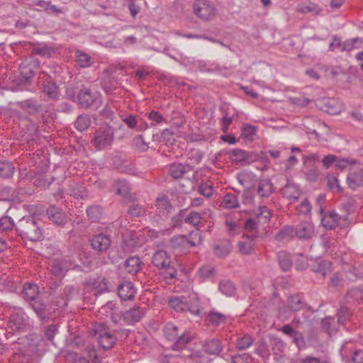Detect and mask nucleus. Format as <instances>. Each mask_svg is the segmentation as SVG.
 Returning a JSON list of instances; mask_svg holds the SVG:
<instances>
[{"label": "nucleus", "instance_id": "f257e3e1", "mask_svg": "<svg viewBox=\"0 0 363 363\" xmlns=\"http://www.w3.org/2000/svg\"><path fill=\"white\" fill-rule=\"evenodd\" d=\"M15 226L18 234L23 238L33 242L39 241L43 238L40 226L33 216L23 217Z\"/></svg>", "mask_w": 363, "mask_h": 363}, {"label": "nucleus", "instance_id": "f03ea898", "mask_svg": "<svg viewBox=\"0 0 363 363\" xmlns=\"http://www.w3.org/2000/svg\"><path fill=\"white\" fill-rule=\"evenodd\" d=\"M152 264L161 270L165 279H173L177 277V271L173 265L169 254L162 250L156 251L152 257Z\"/></svg>", "mask_w": 363, "mask_h": 363}, {"label": "nucleus", "instance_id": "7ed1b4c3", "mask_svg": "<svg viewBox=\"0 0 363 363\" xmlns=\"http://www.w3.org/2000/svg\"><path fill=\"white\" fill-rule=\"evenodd\" d=\"M325 201V197L324 195H319L316 200L317 205L319 206V211L321 215V223L323 226L328 229H333L335 228L339 220L342 218L343 220L347 219V216H340L335 211H330L328 214L324 212L323 204Z\"/></svg>", "mask_w": 363, "mask_h": 363}, {"label": "nucleus", "instance_id": "20e7f679", "mask_svg": "<svg viewBox=\"0 0 363 363\" xmlns=\"http://www.w3.org/2000/svg\"><path fill=\"white\" fill-rule=\"evenodd\" d=\"M94 336L97 339L99 346L104 350H108L113 347V336L108 328L100 323L94 326L92 329Z\"/></svg>", "mask_w": 363, "mask_h": 363}, {"label": "nucleus", "instance_id": "39448f33", "mask_svg": "<svg viewBox=\"0 0 363 363\" xmlns=\"http://www.w3.org/2000/svg\"><path fill=\"white\" fill-rule=\"evenodd\" d=\"M193 9L196 16L203 21H210L216 15L214 4L208 0H195Z\"/></svg>", "mask_w": 363, "mask_h": 363}, {"label": "nucleus", "instance_id": "423d86ee", "mask_svg": "<svg viewBox=\"0 0 363 363\" xmlns=\"http://www.w3.org/2000/svg\"><path fill=\"white\" fill-rule=\"evenodd\" d=\"M113 138V129L107 122L101 126L95 133L94 144L97 149L101 150L110 145Z\"/></svg>", "mask_w": 363, "mask_h": 363}, {"label": "nucleus", "instance_id": "0eeeda50", "mask_svg": "<svg viewBox=\"0 0 363 363\" xmlns=\"http://www.w3.org/2000/svg\"><path fill=\"white\" fill-rule=\"evenodd\" d=\"M115 191L116 194L122 197L124 204H128V202L137 201L138 200L136 194L131 192L130 184L126 180H117L115 182Z\"/></svg>", "mask_w": 363, "mask_h": 363}, {"label": "nucleus", "instance_id": "6e6552de", "mask_svg": "<svg viewBox=\"0 0 363 363\" xmlns=\"http://www.w3.org/2000/svg\"><path fill=\"white\" fill-rule=\"evenodd\" d=\"M72 267V262L69 259H55L50 265V272L56 278L62 279Z\"/></svg>", "mask_w": 363, "mask_h": 363}, {"label": "nucleus", "instance_id": "1a4fd4ad", "mask_svg": "<svg viewBox=\"0 0 363 363\" xmlns=\"http://www.w3.org/2000/svg\"><path fill=\"white\" fill-rule=\"evenodd\" d=\"M169 306L177 312L189 311L194 315L199 313V308L197 305L189 306L184 296L173 297L169 301Z\"/></svg>", "mask_w": 363, "mask_h": 363}, {"label": "nucleus", "instance_id": "9d476101", "mask_svg": "<svg viewBox=\"0 0 363 363\" xmlns=\"http://www.w3.org/2000/svg\"><path fill=\"white\" fill-rule=\"evenodd\" d=\"M254 191L261 199L269 198L275 191L270 179H260L254 184Z\"/></svg>", "mask_w": 363, "mask_h": 363}, {"label": "nucleus", "instance_id": "9b49d317", "mask_svg": "<svg viewBox=\"0 0 363 363\" xmlns=\"http://www.w3.org/2000/svg\"><path fill=\"white\" fill-rule=\"evenodd\" d=\"M98 95L96 93L91 91V90L83 85L79 90L77 95V101L79 104L83 108H89L96 101Z\"/></svg>", "mask_w": 363, "mask_h": 363}, {"label": "nucleus", "instance_id": "f8f14e48", "mask_svg": "<svg viewBox=\"0 0 363 363\" xmlns=\"http://www.w3.org/2000/svg\"><path fill=\"white\" fill-rule=\"evenodd\" d=\"M30 305L41 320L49 319L55 312V308H52L50 304H46L42 300L34 301Z\"/></svg>", "mask_w": 363, "mask_h": 363}, {"label": "nucleus", "instance_id": "ddd939ff", "mask_svg": "<svg viewBox=\"0 0 363 363\" xmlns=\"http://www.w3.org/2000/svg\"><path fill=\"white\" fill-rule=\"evenodd\" d=\"M257 238L256 233L243 234L242 240L238 243L239 252L244 255H248L253 252L255 246V240Z\"/></svg>", "mask_w": 363, "mask_h": 363}, {"label": "nucleus", "instance_id": "4468645a", "mask_svg": "<svg viewBox=\"0 0 363 363\" xmlns=\"http://www.w3.org/2000/svg\"><path fill=\"white\" fill-rule=\"evenodd\" d=\"M117 294L122 301H130L134 298L136 290L132 282L125 281L119 284Z\"/></svg>", "mask_w": 363, "mask_h": 363}, {"label": "nucleus", "instance_id": "2eb2a0df", "mask_svg": "<svg viewBox=\"0 0 363 363\" xmlns=\"http://www.w3.org/2000/svg\"><path fill=\"white\" fill-rule=\"evenodd\" d=\"M123 242L121 247L124 252H132L137 247V238L135 233L132 230L124 229L121 232Z\"/></svg>", "mask_w": 363, "mask_h": 363}, {"label": "nucleus", "instance_id": "dca6fc26", "mask_svg": "<svg viewBox=\"0 0 363 363\" xmlns=\"http://www.w3.org/2000/svg\"><path fill=\"white\" fill-rule=\"evenodd\" d=\"M347 182L352 190L363 186V168L352 170L347 175Z\"/></svg>", "mask_w": 363, "mask_h": 363}, {"label": "nucleus", "instance_id": "f3484780", "mask_svg": "<svg viewBox=\"0 0 363 363\" xmlns=\"http://www.w3.org/2000/svg\"><path fill=\"white\" fill-rule=\"evenodd\" d=\"M111 240L109 236L104 234L95 235L91 240V245L94 250L99 252H106L111 246Z\"/></svg>", "mask_w": 363, "mask_h": 363}, {"label": "nucleus", "instance_id": "a211bd4d", "mask_svg": "<svg viewBox=\"0 0 363 363\" xmlns=\"http://www.w3.org/2000/svg\"><path fill=\"white\" fill-rule=\"evenodd\" d=\"M306 305L303 296L299 294H290L287 297L286 306L291 311L298 312Z\"/></svg>", "mask_w": 363, "mask_h": 363}, {"label": "nucleus", "instance_id": "6ab92c4d", "mask_svg": "<svg viewBox=\"0 0 363 363\" xmlns=\"http://www.w3.org/2000/svg\"><path fill=\"white\" fill-rule=\"evenodd\" d=\"M295 236L299 239H311L314 235L313 225L308 222H301L294 228Z\"/></svg>", "mask_w": 363, "mask_h": 363}, {"label": "nucleus", "instance_id": "aec40b11", "mask_svg": "<svg viewBox=\"0 0 363 363\" xmlns=\"http://www.w3.org/2000/svg\"><path fill=\"white\" fill-rule=\"evenodd\" d=\"M145 309L139 306H135L133 308L125 311L121 315L123 319L128 323H135L142 318L145 315Z\"/></svg>", "mask_w": 363, "mask_h": 363}, {"label": "nucleus", "instance_id": "412c9836", "mask_svg": "<svg viewBox=\"0 0 363 363\" xmlns=\"http://www.w3.org/2000/svg\"><path fill=\"white\" fill-rule=\"evenodd\" d=\"M193 338L194 337L190 333H182L178 335L176 340L171 344L170 347L174 351L183 350L192 341Z\"/></svg>", "mask_w": 363, "mask_h": 363}, {"label": "nucleus", "instance_id": "4be33fe9", "mask_svg": "<svg viewBox=\"0 0 363 363\" xmlns=\"http://www.w3.org/2000/svg\"><path fill=\"white\" fill-rule=\"evenodd\" d=\"M27 325V320L23 313H13L11 315L9 321V328L15 331L23 330Z\"/></svg>", "mask_w": 363, "mask_h": 363}, {"label": "nucleus", "instance_id": "5701e85b", "mask_svg": "<svg viewBox=\"0 0 363 363\" xmlns=\"http://www.w3.org/2000/svg\"><path fill=\"white\" fill-rule=\"evenodd\" d=\"M47 215L50 220L58 225H62L65 223L64 212L55 206H51L47 209Z\"/></svg>", "mask_w": 363, "mask_h": 363}, {"label": "nucleus", "instance_id": "b1692460", "mask_svg": "<svg viewBox=\"0 0 363 363\" xmlns=\"http://www.w3.org/2000/svg\"><path fill=\"white\" fill-rule=\"evenodd\" d=\"M194 167L189 164H183L182 163H172L169 167V173L174 179L182 178L186 172L192 171Z\"/></svg>", "mask_w": 363, "mask_h": 363}, {"label": "nucleus", "instance_id": "393cba45", "mask_svg": "<svg viewBox=\"0 0 363 363\" xmlns=\"http://www.w3.org/2000/svg\"><path fill=\"white\" fill-rule=\"evenodd\" d=\"M21 77V83L27 85L30 84L31 79L35 75V67L29 64H21L19 66Z\"/></svg>", "mask_w": 363, "mask_h": 363}, {"label": "nucleus", "instance_id": "a878e982", "mask_svg": "<svg viewBox=\"0 0 363 363\" xmlns=\"http://www.w3.org/2000/svg\"><path fill=\"white\" fill-rule=\"evenodd\" d=\"M203 350L208 354L218 355L223 350V346L220 340L211 339L205 342Z\"/></svg>", "mask_w": 363, "mask_h": 363}, {"label": "nucleus", "instance_id": "bb28decb", "mask_svg": "<svg viewBox=\"0 0 363 363\" xmlns=\"http://www.w3.org/2000/svg\"><path fill=\"white\" fill-rule=\"evenodd\" d=\"M42 91L48 99H56L59 93V87L55 82L46 79L43 82Z\"/></svg>", "mask_w": 363, "mask_h": 363}, {"label": "nucleus", "instance_id": "cd10ccee", "mask_svg": "<svg viewBox=\"0 0 363 363\" xmlns=\"http://www.w3.org/2000/svg\"><path fill=\"white\" fill-rule=\"evenodd\" d=\"M142 262L137 256H130L123 263L125 270L132 274H136L141 268Z\"/></svg>", "mask_w": 363, "mask_h": 363}, {"label": "nucleus", "instance_id": "c85d7f7f", "mask_svg": "<svg viewBox=\"0 0 363 363\" xmlns=\"http://www.w3.org/2000/svg\"><path fill=\"white\" fill-rule=\"evenodd\" d=\"M18 106L22 110L26 111L30 115H34L40 112L42 106L36 101L33 99H27L18 103Z\"/></svg>", "mask_w": 363, "mask_h": 363}, {"label": "nucleus", "instance_id": "c756f323", "mask_svg": "<svg viewBox=\"0 0 363 363\" xmlns=\"http://www.w3.org/2000/svg\"><path fill=\"white\" fill-rule=\"evenodd\" d=\"M135 202H128L127 215L131 218L145 216L146 215L145 208Z\"/></svg>", "mask_w": 363, "mask_h": 363}, {"label": "nucleus", "instance_id": "7c9ffc66", "mask_svg": "<svg viewBox=\"0 0 363 363\" xmlns=\"http://www.w3.org/2000/svg\"><path fill=\"white\" fill-rule=\"evenodd\" d=\"M283 196L286 197L289 200L296 201L301 195V191L294 184L291 183H287L281 190Z\"/></svg>", "mask_w": 363, "mask_h": 363}, {"label": "nucleus", "instance_id": "2f4dec72", "mask_svg": "<svg viewBox=\"0 0 363 363\" xmlns=\"http://www.w3.org/2000/svg\"><path fill=\"white\" fill-rule=\"evenodd\" d=\"M215 255L218 257H226L232 250V245L229 240H220L213 247Z\"/></svg>", "mask_w": 363, "mask_h": 363}, {"label": "nucleus", "instance_id": "473e14b6", "mask_svg": "<svg viewBox=\"0 0 363 363\" xmlns=\"http://www.w3.org/2000/svg\"><path fill=\"white\" fill-rule=\"evenodd\" d=\"M115 168L121 172L131 171L127 157L122 152H117V154L115 155Z\"/></svg>", "mask_w": 363, "mask_h": 363}, {"label": "nucleus", "instance_id": "72a5a7b5", "mask_svg": "<svg viewBox=\"0 0 363 363\" xmlns=\"http://www.w3.org/2000/svg\"><path fill=\"white\" fill-rule=\"evenodd\" d=\"M321 110L331 115L338 114L341 112V107L333 99H327L323 101Z\"/></svg>", "mask_w": 363, "mask_h": 363}, {"label": "nucleus", "instance_id": "f704fd0d", "mask_svg": "<svg viewBox=\"0 0 363 363\" xmlns=\"http://www.w3.org/2000/svg\"><path fill=\"white\" fill-rule=\"evenodd\" d=\"M295 234L294 228L290 225H284L275 235L274 239L278 242H283L293 238Z\"/></svg>", "mask_w": 363, "mask_h": 363}, {"label": "nucleus", "instance_id": "c9c22d12", "mask_svg": "<svg viewBox=\"0 0 363 363\" xmlns=\"http://www.w3.org/2000/svg\"><path fill=\"white\" fill-rule=\"evenodd\" d=\"M296 11L304 14L311 13L313 16H318L323 11V9L316 4L309 1L307 4L298 6Z\"/></svg>", "mask_w": 363, "mask_h": 363}, {"label": "nucleus", "instance_id": "e433bc0d", "mask_svg": "<svg viewBox=\"0 0 363 363\" xmlns=\"http://www.w3.org/2000/svg\"><path fill=\"white\" fill-rule=\"evenodd\" d=\"M113 77L112 72L109 69H106L103 72L101 86L108 94L112 95L113 93Z\"/></svg>", "mask_w": 363, "mask_h": 363}, {"label": "nucleus", "instance_id": "4c0bfd02", "mask_svg": "<svg viewBox=\"0 0 363 363\" xmlns=\"http://www.w3.org/2000/svg\"><path fill=\"white\" fill-rule=\"evenodd\" d=\"M277 259L280 267L283 271H289L292 267V260L290 255L286 251H280L277 253Z\"/></svg>", "mask_w": 363, "mask_h": 363}, {"label": "nucleus", "instance_id": "58836bf2", "mask_svg": "<svg viewBox=\"0 0 363 363\" xmlns=\"http://www.w3.org/2000/svg\"><path fill=\"white\" fill-rule=\"evenodd\" d=\"M179 334L178 328L172 323H168L164 328V335L170 345L176 340Z\"/></svg>", "mask_w": 363, "mask_h": 363}, {"label": "nucleus", "instance_id": "ea45409f", "mask_svg": "<svg viewBox=\"0 0 363 363\" xmlns=\"http://www.w3.org/2000/svg\"><path fill=\"white\" fill-rule=\"evenodd\" d=\"M15 167L13 164L7 160L0 162V177L9 179L13 174Z\"/></svg>", "mask_w": 363, "mask_h": 363}, {"label": "nucleus", "instance_id": "a19ab883", "mask_svg": "<svg viewBox=\"0 0 363 363\" xmlns=\"http://www.w3.org/2000/svg\"><path fill=\"white\" fill-rule=\"evenodd\" d=\"M184 222L194 227H196L199 230L200 226H202L203 222H205L204 218H203L199 213L196 211H191L185 218Z\"/></svg>", "mask_w": 363, "mask_h": 363}, {"label": "nucleus", "instance_id": "79ce46f5", "mask_svg": "<svg viewBox=\"0 0 363 363\" xmlns=\"http://www.w3.org/2000/svg\"><path fill=\"white\" fill-rule=\"evenodd\" d=\"M257 129V126L244 124L241 128V138L250 142L254 140Z\"/></svg>", "mask_w": 363, "mask_h": 363}, {"label": "nucleus", "instance_id": "37998d69", "mask_svg": "<svg viewBox=\"0 0 363 363\" xmlns=\"http://www.w3.org/2000/svg\"><path fill=\"white\" fill-rule=\"evenodd\" d=\"M253 342L254 338L249 334H245L237 338L235 345L239 350H245L249 348Z\"/></svg>", "mask_w": 363, "mask_h": 363}, {"label": "nucleus", "instance_id": "c03bdc74", "mask_svg": "<svg viewBox=\"0 0 363 363\" xmlns=\"http://www.w3.org/2000/svg\"><path fill=\"white\" fill-rule=\"evenodd\" d=\"M304 174L308 181L316 182L319 176V170L315 165L304 164Z\"/></svg>", "mask_w": 363, "mask_h": 363}, {"label": "nucleus", "instance_id": "a18cd8bd", "mask_svg": "<svg viewBox=\"0 0 363 363\" xmlns=\"http://www.w3.org/2000/svg\"><path fill=\"white\" fill-rule=\"evenodd\" d=\"M219 290L221 293L228 296H234L235 294V287L233 283L229 280H223L220 281Z\"/></svg>", "mask_w": 363, "mask_h": 363}, {"label": "nucleus", "instance_id": "49530a36", "mask_svg": "<svg viewBox=\"0 0 363 363\" xmlns=\"http://www.w3.org/2000/svg\"><path fill=\"white\" fill-rule=\"evenodd\" d=\"M23 294L26 297L27 300H30L33 302L38 300L36 296H38V286L34 284H26L23 287Z\"/></svg>", "mask_w": 363, "mask_h": 363}, {"label": "nucleus", "instance_id": "de8ad7c7", "mask_svg": "<svg viewBox=\"0 0 363 363\" xmlns=\"http://www.w3.org/2000/svg\"><path fill=\"white\" fill-rule=\"evenodd\" d=\"M86 213L89 219L93 222H97L101 218L103 211L99 206L94 205L87 208Z\"/></svg>", "mask_w": 363, "mask_h": 363}, {"label": "nucleus", "instance_id": "09e8293b", "mask_svg": "<svg viewBox=\"0 0 363 363\" xmlns=\"http://www.w3.org/2000/svg\"><path fill=\"white\" fill-rule=\"evenodd\" d=\"M233 162L245 164V151L239 148L232 150L228 153Z\"/></svg>", "mask_w": 363, "mask_h": 363}, {"label": "nucleus", "instance_id": "8fccbe9b", "mask_svg": "<svg viewBox=\"0 0 363 363\" xmlns=\"http://www.w3.org/2000/svg\"><path fill=\"white\" fill-rule=\"evenodd\" d=\"M90 124L91 120L88 115H79L74 123L75 128L79 131L86 130Z\"/></svg>", "mask_w": 363, "mask_h": 363}, {"label": "nucleus", "instance_id": "3c124183", "mask_svg": "<svg viewBox=\"0 0 363 363\" xmlns=\"http://www.w3.org/2000/svg\"><path fill=\"white\" fill-rule=\"evenodd\" d=\"M272 349L276 355H281L286 348V344L283 340L277 337L271 340Z\"/></svg>", "mask_w": 363, "mask_h": 363}, {"label": "nucleus", "instance_id": "603ef678", "mask_svg": "<svg viewBox=\"0 0 363 363\" xmlns=\"http://www.w3.org/2000/svg\"><path fill=\"white\" fill-rule=\"evenodd\" d=\"M80 88L81 86L77 84H68L65 91L66 97L72 101H77V95Z\"/></svg>", "mask_w": 363, "mask_h": 363}, {"label": "nucleus", "instance_id": "864d4df0", "mask_svg": "<svg viewBox=\"0 0 363 363\" xmlns=\"http://www.w3.org/2000/svg\"><path fill=\"white\" fill-rule=\"evenodd\" d=\"M133 145L134 147L141 152H145L148 149V144L145 141L142 135L135 136L133 140Z\"/></svg>", "mask_w": 363, "mask_h": 363}, {"label": "nucleus", "instance_id": "5fc2aeb1", "mask_svg": "<svg viewBox=\"0 0 363 363\" xmlns=\"http://www.w3.org/2000/svg\"><path fill=\"white\" fill-rule=\"evenodd\" d=\"M187 244L188 239L184 235L174 236L170 240V245L174 249L185 247Z\"/></svg>", "mask_w": 363, "mask_h": 363}, {"label": "nucleus", "instance_id": "6e6d98bb", "mask_svg": "<svg viewBox=\"0 0 363 363\" xmlns=\"http://www.w3.org/2000/svg\"><path fill=\"white\" fill-rule=\"evenodd\" d=\"M13 227L14 223L11 217L5 216L0 218V230L9 231L12 230Z\"/></svg>", "mask_w": 363, "mask_h": 363}, {"label": "nucleus", "instance_id": "4d7b16f0", "mask_svg": "<svg viewBox=\"0 0 363 363\" xmlns=\"http://www.w3.org/2000/svg\"><path fill=\"white\" fill-rule=\"evenodd\" d=\"M77 61L82 67H87L91 65V58L85 53L77 52Z\"/></svg>", "mask_w": 363, "mask_h": 363}, {"label": "nucleus", "instance_id": "13d9d810", "mask_svg": "<svg viewBox=\"0 0 363 363\" xmlns=\"http://www.w3.org/2000/svg\"><path fill=\"white\" fill-rule=\"evenodd\" d=\"M225 318V315L217 312H211L208 316V321L213 325H218L220 323H224Z\"/></svg>", "mask_w": 363, "mask_h": 363}, {"label": "nucleus", "instance_id": "bf43d9fd", "mask_svg": "<svg viewBox=\"0 0 363 363\" xmlns=\"http://www.w3.org/2000/svg\"><path fill=\"white\" fill-rule=\"evenodd\" d=\"M328 180V185L330 189L334 191L336 190L337 191H342V189L339 184V181L336 176L333 174H329L327 177Z\"/></svg>", "mask_w": 363, "mask_h": 363}, {"label": "nucleus", "instance_id": "052dcab7", "mask_svg": "<svg viewBox=\"0 0 363 363\" xmlns=\"http://www.w3.org/2000/svg\"><path fill=\"white\" fill-rule=\"evenodd\" d=\"M129 135V131L124 127L123 124H119L115 127V138L119 140H122Z\"/></svg>", "mask_w": 363, "mask_h": 363}, {"label": "nucleus", "instance_id": "680f3d73", "mask_svg": "<svg viewBox=\"0 0 363 363\" xmlns=\"http://www.w3.org/2000/svg\"><path fill=\"white\" fill-rule=\"evenodd\" d=\"M224 203L226 208H234L238 207L237 197L231 194H228L224 197Z\"/></svg>", "mask_w": 363, "mask_h": 363}, {"label": "nucleus", "instance_id": "e2e57ef3", "mask_svg": "<svg viewBox=\"0 0 363 363\" xmlns=\"http://www.w3.org/2000/svg\"><path fill=\"white\" fill-rule=\"evenodd\" d=\"M350 311L346 306H341L337 313V321L339 323L344 324L350 316Z\"/></svg>", "mask_w": 363, "mask_h": 363}, {"label": "nucleus", "instance_id": "0e129e2a", "mask_svg": "<svg viewBox=\"0 0 363 363\" xmlns=\"http://www.w3.org/2000/svg\"><path fill=\"white\" fill-rule=\"evenodd\" d=\"M189 236L190 239L188 240V243L190 245V246L194 247L201 243V235L199 230L196 232H191Z\"/></svg>", "mask_w": 363, "mask_h": 363}, {"label": "nucleus", "instance_id": "69168bd1", "mask_svg": "<svg viewBox=\"0 0 363 363\" xmlns=\"http://www.w3.org/2000/svg\"><path fill=\"white\" fill-rule=\"evenodd\" d=\"M257 217L259 220H263L264 223H267L270 219L271 213L267 206H262L259 209Z\"/></svg>", "mask_w": 363, "mask_h": 363}, {"label": "nucleus", "instance_id": "338daca9", "mask_svg": "<svg viewBox=\"0 0 363 363\" xmlns=\"http://www.w3.org/2000/svg\"><path fill=\"white\" fill-rule=\"evenodd\" d=\"M156 206L167 212H169L172 208V206L167 198L158 199L156 201Z\"/></svg>", "mask_w": 363, "mask_h": 363}, {"label": "nucleus", "instance_id": "774afa93", "mask_svg": "<svg viewBox=\"0 0 363 363\" xmlns=\"http://www.w3.org/2000/svg\"><path fill=\"white\" fill-rule=\"evenodd\" d=\"M250 357L248 354H238L232 356V363H249Z\"/></svg>", "mask_w": 363, "mask_h": 363}]
</instances>
